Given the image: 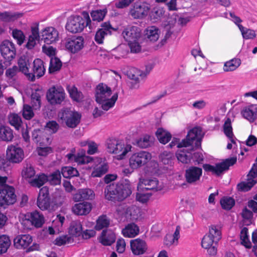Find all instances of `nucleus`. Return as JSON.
<instances>
[{
	"label": "nucleus",
	"mask_w": 257,
	"mask_h": 257,
	"mask_svg": "<svg viewBox=\"0 0 257 257\" xmlns=\"http://www.w3.org/2000/svg\"><path fill=\"white\" fill-rule=\"evenodd\" d=\"M131 194V183L126 179L116 184L108 185L104 189L105 198L111 201H122Z\"/></svg>",
	"instance_id": "f257e3e1"
},
{
	"label": "nucleus",
	"mask_w": 257,
	"mask_h": 257,
	"mask_svg": "<svg viewBox=\"0 0 257 257\" xmlns=\"http://www.w3.org/2000/svg\"><path fill=\"white\" fill-rule=\"evenodd\" d=\"M7 177L0 176V210L8 208L17 200L15 188L6 184Z\"/></svg>",
	"instance_id": "f03ea898"
},
{
	"label": "nucleus",
	"mask_w": 257,
	"mask_h": 257,
	"mask_svg": "<svg viewBox=\"0 0 257 257\" xmlns=\"http://www.w3.org/2000/svg\"><path fill=\"white\" fill-rule=\"evenodd\" d=\"M82 15L72 16L68 19L65 26L67 31L75 34L81 32L86 27L91 28V21L88 13L83 12Z\"/></svg>",
	"instance_id": "7ed1b4c3"
},
{
	"label": "nucleus",
	"mask_w": 257,
	"mask_h": 257,
	"mask_svg": "<svg viewBox=\"0 0 257 257\" xmlns=\"http://www.w3.org/2000/svg\"><path fill=\"white\" fill-rule=\"evenodd\" d=\"M106 145L107 152L117 155L119 160L123 159L132 148L131 145L125 144L122 141L115 139L108 140Z\"/></svg>",
	"instance_id": "20e7f679"
},
{
	"label": "nucleus",
	"mask_w": 257,
	"mask_h": 257,
	"mask_svg": "<svg viewBox=\"0 0 257 257\" xmlns=\"http://www.w3.org/2000/svg\"><path fill=\"white\" fill-rule=\"evenodd\" d=\"M81 118L80 113L68 108L63 109L58 113L59 121L69 128L76 127L80 122Z\"/></svg>",
	"instance_id": "39448f33"
},
{
	"label": "nucleus",
	"mask_w": 257,
	"mask_h": 257,
	"mask_svg": "<svg viewBox=\"0 0 257 257\" xmlns=\"http://www.w3.org/2000/svg\"><path fill=\"white\" fill-rule=\"evenodd\" d=\"M152 158L151 154L144 151L134 153L130 158L129 165L134 170L145 165Z\"/></svg>",
	"instance_id": "423d86ee"
},
{
	"label": "nucleus",
	"mask_w": 257,
	"mask_h": 257,
	"mask_svg": "<svg viewBox=\"0 0 257 257\" xmlns=\"http://www.w3.org/2000/svg\"><path fill=\"white\" fill-rule=\"evenodd\" d=\"M236 162V158H231L216 164L215 166L210 164H204L203 168L206 172H211L217 176H219L224 171L228 170L229 167L233 165Z\"/></svg>",
	"instance_id": "0eeeda50"
},
{
	"label": "nucleus",
	"mask_w": 257,
	"mask_h": 257,
	"mask_svg": "<svg viewBox=\"0 0 257 257\" xmlns=\"http://www.w3.org/2000/svg\"><path fill=\"white\" fill-rule=\"evenodd\" d=\"M0 52L6 65H10L16 56L15 45L9 40L4 41L0 45Z\"/></svg>",
	"instance_id": "6e6552de"
},
{
	"label": "nucleus",
	"mask_w": 257,
	"mask_h": 257,
	"mask_svg": "<svg viewBox=\"0 0 257 257\" xmlns=\"http://www.w3.org/2000/svg\"><path fill=\"white\" fill-rule=\"evenodd\" d=\"M37 204L41 210L49 211L52 210L53 206L48 187L44 186L40 190L37 198Z\"/></svg>",
	"instance_id": "1a4fd4ad"
},
{
	"label": "nucleus",
	"mask_w": 257,
	"mask_h": 257,
	"mask_svg": "<svg viewBox=\"0 0 257 257\" xmlns=\"http://www.w3.org/2000/svg\"><path fill=\"white\" fill-rule=\"evenodd\" d=\"M46 97L50 104H59L64 100L65 93L62 87L54 86L48 89Z\"/></svg>",
	"instance_id": "9d476101"
},
{
	"label": "nucleus",
	"mask_w": 257,
	"mask_h": 257,
	"mask_svg": "<svg viewBox=\"0 0 257 257\" xmlns=\"http://www.w3.org/2000/svg\"><path fill=\"white\" fill-rule=\"evenodd\" d=\"M202 175L201 168L196 166H190L185 171V178L187 183L196 185L200 181Z\"/></svg>",
	"instance_id": "9b49d317"
},
{
	"label": "nucleus",
	"mask_w": 257,
	"mask_h": 257,
	"mask_svg": "<svg viewBox=\"0 0 257 257\" xmlns=\"http://www.w3.org/2000/svg\"><path fill=\"white\" fill-rule=\"evenodd\" d=\"M101 28H99L96 32L94 40L98 44H102L105 36L111 35L112 31H116V29L113 28L109 22H105L101 24Z\"/></svg>",
	"instance_id": "f8f14e48"
},
{
	"label": "nucleus",
	"mask_w": 257,
	"mask_h": 257,
	"mask_svg": "<svg viewBox=\"0 0 257 257\" xmlns=\"http://www.w3.org/2000/svg\"><path fill=\"white\" fill-rule=\"evenodd\" d=\"M150 9V5L147 3H135L130 11L131 15L135 19H140L146 16Z\"/></svg>",
	"instance_id": "ddd939ff"
},
{
	"label": "nucleus",
	"mask_w": 257,
	"mask_h": 257,
	"mask_svg": "<svg viewBox=\"0 0 257 257\" xmlns=\"http://www.w3.org/2000/svg\"><path fill=\"white\" fill-rule=\"evenodd\" d=\"M203 137L201 128L197 126L193 127L188 132L185 140L188 143V147L193 144L194 141H195V147L199 148L201 147V142Z\"/></svg>",
	"instance_id": "4468645a"
},
{
	"label": "nucleus",
	"mask_w": 257,
	"mask_h": 257,
	"mask_svg": "<svg viewBox=\"0 0 257 257\" xmlns=\"http://www.w3.org/2000/svg\"><path fill=\"white\" fill-rule=\"evenodd\" d=\"M84 38L81 36L73 37L67 40L66 49L72 53H75L83 48Z\"/></svg>",
	"instance_id": "2eb2a0df"
},
{
	"label": "nucleus",
	"mask_w": 257,
	"mask_h": 257,
	"mask_svg": "<svg viewBox=\"0 0 257 257\" xmlns=\"http://www.w3.org/2000/svg\"><path fill=\"white\" fill-rule=\"evenodd\" d=\"M24 152L20 147L14 146L9 147L7 150V157L9 160L14 163H19L24 159Z\"/></svg>",
	"instance_id": "dca6fc26"
},
{
	"label": "nucleus",
	"mask_w": 257,
	"mask_h": 257,
	"mask_svg": "<svg viewBox=\"0 0 257 257\" xmlns=\"http://www.w3.org/2000/svg\"><path fill=\"white\" fill-rule=\"evenodd\" d=\"M45 72L43 61L40 59H36L33 62V71L29 72L28 78L29 80L34 81L36 77L39 78L44 75Z\"/></svg>",
	"instance_id": "f3484780"
},
{
	"label": "nucleus",
	"mask_w": 257,
	"mask_h": 257,
	"mask_svg": "<svg viewBox=\"0 0 257 257\" xmlns=\"http://www.w3.org/2000/svg\"><path fill=\"white\" fill-rule=\"evenodd\" d=\"M71 153L67 154L68 160L71 162H76L78 164H85L90 162L92 158L85 155V151L81 150V152L75 154V149H72Z\"/></svg>",
	"instance_id": "a211bd4d"
},
{
	"label": "nucleus",
	"mask_w": 257,
	"mask_h": 257,
	"mask_svg": "<svg viewBox=\"0 0 257 257\" xmlns=\"http://www.w3.org/2000/svg\"><path fill=\"white\" fill-rule=\"evenodd\" d=\"M59 33L57 30L53 27H48L41 32L40 37L45 43L49 45L58 40Z\"/></svg>",
	"instance_id": "6ab92c4d"
},
{
	"label": "nucleus",
	"mask_w": 257,
	"mask_h": 257,
	"mask_svg": "<svg viewBox=\"0 0 257 257\" xmlns=\"http://www.w3.org/2000/svg\"><path fill=\"white\" fill-rule=\"evenodd\" d=\"M130 245L131 250L135 255L143 254L148 250V245L146 242L139 238L132 240Z\"/></svg>",
	"instance_id": "aec40b11"
},
{
	"label": "nucleus",
	"mask_w": 257,
	"mask_h": 257,
	"mask_svg": "<svg viewBox=\"0 0 257 257\" xmlns=\"http://www.w3.org/2000/svg\"><path fill=\"white\" fill-rule=\"evenodd\" d=\"M112 93L111 88L107 85L99 84L96 89L95 100L96 102H102L106 100V99L110 98Z\"/></svg>",
	"instance_id": "412c9836"
},
{
	"label": "nucleus",
	"mask_w": 257,
	"mask_h": 257,
	"mask_svg": "<svg viewBox=\"0 0 257 257\" xmlns=\"http://www.w3.org/2000/svg\"><path fill=\"white\" fill-rule=\"evenodd\" d=\"M122 34L127 42H135L141 37V30L137 26L128 27L124 29Z\"/></svg>",
	"instance_id": "4be33fe9"
},
{
	"label": "nucleus",
	"mask_w": 257,
	"mask_h": 257,
	"mask_svg": "<svg viewBox=\"0 0 257 257\" xmlns=\"http://www.w3.org/2000/svg\"><path fill=\"white\" fill-rule=\"evenodd\" d=\"M33 241L32 237L29 234H20L14 239V245L17 249L27 248Z\"/></svg>",
	"instance_id": "5701e85b"
},
{
	"label": "nucleus",
	"mask_w": 257,
	"mask_h": 257,
	"mask_svg": "<svg viewBox=\"0 0 257 257\" xmlns=\"http://www.w3.org/2000/svg\"><path fill=\"white\" fill-rule=\"evenodd\" d=\"M27 219L30 221L32 225L35 227H41L45 222L43 215L38 211L28 213L26 216Z\"/></svg>",
	"instance_id": "b1692460"
},
{
	"label": "nucleus",
	"mask_w": 257,
	"mask_h": 257,
	"mask_svg": "<svg viewBox=\"0 0 257 257\" xmlns=\"http://www.w3.org/2000/svg\"><path fill=\"white\" fill-rule=\"evenodd\" d=\"M115 234L112 230L104 229L101 232L99 242L103 245H110L115 242Z\"/></svg>",
	"instance_id": "393cba45"
},
{
	"label": "nucleus",
	"mask_w": 257,
	"mask_h": 257,
	"mask_svg": "<svg viewBox=\"0 0 257 257\" xmlns=\"http://www.w3.org/2000/svg\"><path fill=\"white\" fill-rule=\"evenodd\" d=\"M73 212L77 215H85L91 210V204L87 202H83L75 204L72 208Z\"/></svg>",
	"instance_id": "a878e982"
},
{
	"label": "nucleus",
	"mask_w": 257,
	"mask_h": 257,
	"mask_svg": "<svg viewBox=\"0 0 257 257\" xmlns=\"http://www.w3.org/2000/svg\"><path fill=\"white\" fill-rule=\"evenodd\" d=\"M257 176L253 175L251 174L250 175V171L247 175L246 181H243L237 185L238 190L242 191H248L256 183L257 181L255 180Z\"/></svg>",
	"instance_id": "bb28decb"
},
{
	"label": "nucleus",
	"mask_w": 257,
	"mask_h": 257,
	"mask_svg": "<svg viewBox=\"0 0 257 257\" xmlns=\"http://www.w3.org/2000/svg\"><path fill=\"white\" fill-rule=\"evenodd\" d=\"M40 36L38 27L31 28V34L29 36L28 40L26 44V48L28 49H32L36 44V41H39Z\"/></svg>",
	"instance_id": "cd10ccee"
},
{
	"label": "nucleus",
	"mask_w": 257,
	"mask_h": 257,
	"mask_svg": "<svg viewBox=\"0 0 257 257\" xmlns=\"http://www.w3.org/2000/svg\"><path fill=\"white\" fill-rule=\"evenodd\" d=\"M193 150L192 147L191 149L184 148L176 153V157L179 162L183 164H188L192 159V151Z\"/></svg>",
	"instance_id": "c85d7f7f"
},
{
	"label": "nucleus",
	"mask_w": 257,
	"mask_h": 257,
	"mask_svg": "<svg viewBox=\"0 0 257 257\" xmlns=\"http://www.w3.org/2000/svg\"><path fill=\"white\" fill-rule=\"evenodd\" d=\"M94 196L93 191L90 189H81L74 195V199L76 201L83 200L92 199Z\"/></svg>",
	"instance_id": "c756f323"
},
{
	"label": "nucleus",
	"mask_w": 257,
	"mask_h": 257,
	"mask_svg": "<svg viewBox=\"0 0 257 257\" xmlns=\"http://www.w3.org/2000/svg\"><path fill=\"white\" fill-rule=\"evenodd\" d=\"M256 112L257 107L255 105L246 107L241 111L242 116L250 122H252L255 119Z\"/></svg>",
	"instance_id": "7c9ffc66"
},
{
	"label": "nucleus",
	"mask_w": 257,
	"mask_h": 257,
	"mask_svg": "<svg viewBox=\"0 0 257 257\" xmlns=\"http://www.w3.org/2000/svg\"><path fill=\"white\" fill-rule=\"evenodd\" d=\"M142 189L145 190H160L162 187L159 186V181L156 178L146 179L142 182Z\"/></svg>",
	"instance_id": "2f4dec72"
},
{
	"label": "nucleus",
	"mask_w": 257,
	"mask_h": 257,
	"mask_svg": "<svg viewBox=\"0 0 257 257\" xmlns=\"http://www.w3.org/2000/svg\"><path fill=\"white\" fill-rule=\"evenodd\" d=\"M139 228L134 223L128 224L122 229V233L124 237H134L139 234Z\"/></svg>",
	"instance_id": "473e14b6"
},
{
	"label": "nucleus",
	"mask_w": 257,
	"mask_h": 257,
	"mask_svg": "<svg viewBox=\"0 0 257 257\" xmlns=\"http://www.w3.org/2000/svg\"><path fill=\"white\" fill-rule=\"evenodd\" d=\"M14 138L13 130L9 127L0 126V141L11 142Z\"/></svg>",
	"instance_id": "72a5a7b5"
},
{
	"label": "nucleus",
	"mask_w": 257,
	"mask_h": 257,
	"mask_svg": "<svg viewBox=\"0 0 257 257\" xmlns=\"http://www.w3.org/2000/svg\"><path fill=\"white\" fill-rule=\"evenodd\" d=\"M22 16V14L19 13H12L9 12H0V20L5 22L15 21Z\"/></svg>",
	"instance_id": "f704fd0d"
},
{
	"label": "nucleus",
	"mask_w": 257,
	"mask_h": 257,
	"mask_svg": "<svg viewBox=\"0 0 257 257\" xmlns=\"http://www.w3.org/2000/svg\"><path fill=\"white\" fill-rule=\"evenodd\" d=\"M156 135L159 142L164 145L169 142L172 138V135L170 133L162 128L157 130Z\"/></svg>",
	"instance_id": "c9c22d12"
},
{
	"label": "nucleus",
	"mask_w": 257,
	"mask_h": 257,
	"mask_svg": "<svg viewBox=\"0 0 257 257\" xmlns=\"http://www.w3.org/2000/svg\"><path fill=\"white\" fill-rule=\"evenodd\" d=\"M19 70L23 73L27 77H28L29 73V67L30 63L29 59L26 56H22L18 61Z\"/></svg>",
	"instance_id": "e433bc0d"
},
{
	"label": "nucleus",
	"mask_w": 257,
	"mask_h": 257,
	"mask_svg": "<svg viewBox=\"0 0 257 257\" xmlns=\"http://www.w3.org/2000/svg\"><path fill=\"white\" fill-rule=\"evenodd\" d=\"M82 226L79 220H74L71 222L69 232L70 234L78 236L82 234Z\"/></svg>",
	"instance_id": "4c0bfd02"
},
{
	"label": "nucleus",
	"mask_w": 257,
	"mask_h": 257,
	"mask_svg": "<svg viewBox=\"0 0 257 257\" xmlns=\"http://www.w3.org/2000/svg\"><path fill=\"white\" fill-rule=\"evenodd\" d=\"M46 182H48L52 185H59L61 183V172L59 170H56L53 173L46 175Z\"/></svg>",
	"instance_id": "58836bf2"
},
{
	"label": "nucleus",
	"mask_w": 257,
	"mask_h": 257,
	"mask_svg": "<svg viewBox=\"0 0 257 257\" xmlns=\"http://www.w3.org/2000/svg\"><path fill=\"white\" fill-rule=\"evenodd\" d=\"M223 132L226 136L230 140L233 144H235V142L233 139V134L232 132V127L231 125V119L227 118L223 126Z\"/></svg>",
	"instance_id": "ea45409f"
},
{
	"label": "nucleus",
	"mask_w": 257,
	"mask_h": 257,
	"mask_svg": "<svg viewBox=\"0 0 257 257\" xmlns=\"http://www.w3.org/2000/svg\"><path fill=\"white\" fill-rule=\"evenodd\" d=\"M62 65V63L58 57H51L50 61V65L49 67V73L50 74L54 73L59 71Z\"/></svg>",
	"instance_id": "a19ab883"
},
{
	"label": "nucleus",
	"mask_w": 257,
	"mask_h": 257,
	"mask_svg": "<svg viewBox=\"0 0 257 257\" xmlns=\"http://www.w3.org/2000/svg\"><path fill=\"white\" fill-rule=\"evenodd\" d=\"M118 98L117 93H114L110 98L106 99V100L102 102H97L101 105V108L105 111H107L110 108H112L117 100Z\"/></svg>",
	"instance_id": "79ce46f5"
},
{
	"label": "nucleus",
	"mask_w": 257,
	"mask_h": 257,
	"mask_svg": "<svg viewBox=\"0 0 257 257\" xmlns=\"http://www.w3.org/2000/svg\"><path fill=\"white\" fill-rule=\"evenodd\" d=\"M240 59L233 58L224 63L223 70L225 72L234 71L240 66Z\"/></svg>",
	"instance_id": "37998d69"
},
{
	"label": "nucleus",
	"mask_w": 257,
	"mask_h": 257,
	"mask_svg": "<svg viewBox=\"0 0 257 257\" xmlns=\"http://www.w3.org/2000/svg\"><path fill=\"white\" fill-rule=\"evenodd\" d=\"M61 173L64 178H70L71 177L79 176L77 170L70 166L63 167L61 169Z\"/></svg>",
	"instance_id": "c03bdc74"
},
{
	"label": "nucleus",
	"mask_w": 257,
	"mask_h": 257,
	"mask_svg": "<svg viewBox=\"0 0 257 257\" xmlns=\"http://www.w3.org/2000/svg\"><path fill=\"white\" fill-rule=\"evenodd\" d=\"M11 244L10 237L6 235H0V254L6 253Z\"/></svg>",
	"instance_id": "a18cd8bd"
},
{
	"label": "nucleus",
	"mask_w": 257,
	"mask_h": 257,
	"mask_svg": "<svg viewBox=\"0 0 257 257\" xmlns=\"http://www.w3.org/2000/svg\"><path fill=\"white\" fill-rule=\"evenodd\" d=\"M70 97L77 102H80L83 100V96L81 91L78 90L76 87L72 86L67 88Z\"/></svg>",
	"instance_id": "49530a36"
},
{
	"label": "nucleus",
	"mask_w": 257,
	"mask_h": 257,
	"mask_svg": "<svg viewBox=\"0 0 257 257\" xmlns=\"http://www.w3.org/2000/svg\"><path fill=\"white\" fill-rule=\"evenodd\" d=\"M159 29L156 26H150L147 29L146 35L150 41L156 42L159 38Z\"/></svg>",
	"instance_id": "de8ad7c7"
},
{
	"label": "nucleus",
	"mask_w": 257,
	"mask_h": 257,
	"mask_svg": "<svg viewBox=\"0 0 257 257\" xmlns=\"http://www.w3.org/2000/svg\"><path fill=\"white\" fill-rule=\"evenodd\" d=\"M110 224V219L106 215L100 216L96 220L95 228L97 230H100L105 227H107Z\"/></svg>",
	"instance_id": "09e8293b"
},
{
	"label": "nucleus",
	"mask_w": 257,
	"mask_h": 257,
	"mask_svg": "<svg viewBox=\"0 0 257 257\" xmlns=\"http://www.w3.org/2000/svg\"><path fill=\"white\" fill-rule=\"evenodd\" d=\"M238 29L244 39H253L256 37L255 31L253 30L245 28L242 25L238 26Z\"/></svg>",
	"instance_id": "8fccbe9b"
},
{
	"label": "nucleus",
	"mask_w": 257,
	"mask_h": 257,
	"mask_svg": "<svg viewBox=\"0 0 257 257\" xmlns=\"http://www.w3.org/2000/svg\"><path fill=\"white\" fill-rule=\"evenodd\" d=\"M153 140V137L150 135H145L137 141V144L141 148H147L151 146Z\"/></svg>",
	"instance_id": "3c124183"
},
{
	"label": "nucleus",
	"mask_w": 257,
	"mask_h": 257,
	"mask_svg": "<svg viewBox=\"0 0 257 257\" xmlns=\"http://www.w3.org/2000/svg\"><path fill=\"white\" fill-rule=\"evenodd\" d=\"M240 238L241 240V244L247 248H250L251 247V244L248 238V229L244 227L240 231Z\"/></svg>",
	"instance_id": "603ef678"
},
{
	"label": "nucleus",
	"mask_w": 257,
	"mask_h": 257,
	"mask_svg": "<svg viewBox=\"0 0 257 257\" xmlns=\"http://www.w3.org/2000/svg\"><path fill=\"white\" fill-rule=\"evenodd\" d=\"M107 12V11L106 9L92 11L90 14L92 21L97 22L102 21L104 19Z\"/></svg>",
	"instance_id": "864d4df0"
},
{
	"label": "nucleus",
	"mask_w": 257,
	"mask_h": 257,
	"mask_svg": "<svg viewBox=\"0 0 257 257\" xmlns=\"http://www.w3.org/2000/svg\"><path fill=\"white\" fill-rule=\"evenodd\" d=\"M12 35L19 45L21 46L24 43L26 37L22 31L14 29L12 30Z\"/></svg>",
	"instance_id": "5fc2aeb1"
},
{
	"label": "nucleus",
	"mask_w": 257,
	"mask_h": 257,
	"mask_svg": "<svg viewBox=\"0 0 257 257\" xmlns=\"http://www.w3.org/2000/svg\"><path fill=\"white\" fill-rule=\"evenodd\" d=\"M46 175L41 174L29 181L30 184L33 187L40 188L46 182Z\"/></svg>",
	"instance_id": "6e6d98bb"
},
{
	"label": "nucleus",
	"mask_w": 257,
	"mask_h": 257,
	"mask_svg": "<svg viewBox=\"0 0 257 257\" xmlns=\"http://www.w3.org/2000/svg\"><path fill=\"white\" fill-rule=\"evenodd\" d=\"M209 234L215 241L218 242L221 238V232L218 226L215 225H212L209 226Z\"/></svg>",
	"instance_id": "4d7b16f0"
},
{
	"label": "nucleus",
	"mask_w": 257,
	"mask_h": 257,
	"mask_svg": "<svg viewBox=\"0 0 257 257\" xmlns=\"http://www.w3.org/2000/svg\"><path fill=\"white\" fill-rule=\"evenodd\" d=\"M9 121L17 130L19 129L22 123L21 117L16 113L11 114L9 116Z\"/></svg>",
	"instance_id": "13d9d810"
},
{
	"label": "nucleus",
	"mask_w": 257,
	"mask_h": 257,
	"mask_svg": "<svg viewBox=\"0 0 257 257\" xmlns=\"http://www.w3.org/2000/svg\"><path fill=\"white\" fill-rule=\"evenodd\" d=\"M35 174L36 172L34 167L28 164L24 167L22 171V176L25 179H31L35 176Z\"/></svg>",
	"instance_id": "bf43d9fd"
},
{
	"label": "nucleus",
	"mask_w": 257,
	"mask_h": 257,
	"mask_svg": "<svg viewBox=\"0 0 257 257\" xmlns=\"http://www.w3.org/2000/svg\"><path fill=\"white\" fill-rule=\"evenodd\" d=\"M220 204L222 208L230 210L235 204L234 200L231 197H223L220 200Z\"/></svg>",
	"instance_id": "052dcab7"
},
{
	"label": "nucleus",
	"mask_w": 257,
	"mask_h": 257,
	"mask_svg": "<svg viewBox=\"0 0 257 257\" xmlns=\"http://www.w3.org/2000/svg\"><path fill=\"white\" fill-rule=\"evenodd\" d=\"M217 243L218 242H215V240L209 234L204 235L201 241V245L203 248H208L214 244L217 245Z\"/></svg>",
	"instance_id": "680f3d73"
},
{
	"label": "nucleus",
	"mask_w": 257,
	"mask_h": 257,
	"mask_svg": "<svg viewBox=\"0 0 257 257\" xmlns=\"http://www.w3.org/2000/svg\"><path fill=\"white\" fill-rule=\"evenodd\" d=\"M31 103L33 107L37 109L41 106V96L39 93L35 92L31 95Z\"/></svg>",
	"instance_id": "e2e57ef3"
},
{
	"label": "nucleus",
	"mask_w": 257,
	"mask_h": 257,
	"mask_svg": "<svg viewBox=\"0 0 257 257\" xmlns=\"http://www.w3.org/2000/svg\"><path fill=\"white\" fill-rule=\"evenodd\" d=\"M22 115L25 119L27 120L31 119L34 115L32 107L28 104H24L23 106Z\"/></svg>",
	"instance_id": "0e129e2a"
},
{
	"label": "nucleus",
	"mask_w": 257,
	"mask_h": 257,
	"mask_svg": "<svg viewBox=\"0 0 257 257\" xmlns=\"http://www.w3.org/2000/svg\"><path fill=\"white\" fill-rule=\"evenodd\" d=\"M139 209L136 206L132 205L128 207L125 210V214L127 216H131L132 219H136L138 217V213Z\"/></svg>",
	"instance_id": "69168bd1"
},
{
	"label": "nucleus",
	"mask_w": 257,
	"mask_h": 257,
	"mask_svg": "<svg viewBox=\"0 0 257 257\" xmlns=\"http://www.w3.org/2000/svg\"><path fill=\"white\" fill-rule=\"evenodd\" d=\"M173 155L172 153L164 151L159 156V158L164 164H169L171 162Z\"/></svg>",
	"instance_id": "338daca9"
},
{
	"label": "nucleus",
	"mask_w": 257,
	"mask_h": 257,
	"mask_svg": "<svg viewBox=\"0 0 257 257\" xmlns=\"http://www.w3.org/2000/svg\"><path fill=\"white\" fill-rule=\"evenodd\" d=\"M46 127L51 133L55 134L58 131L60 126L56 121L51 120L47 122Z\"/></svg>",
	"instance_id": "774afa93"
}]
</instances>
